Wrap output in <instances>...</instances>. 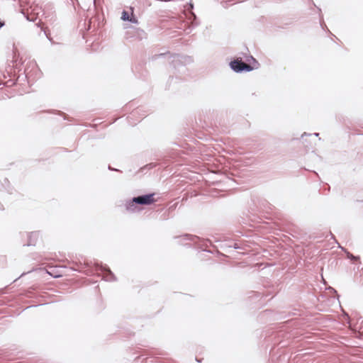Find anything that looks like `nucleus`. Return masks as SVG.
I'll return each mask as SVG.
<instances>
[{
	"label": "nucleus",
	"instance_id": "423d86ee",
	"mask_svg": "<svg viewBox=\"0 0 363 363\" xmlns=\"http://www.w3.org/2000/svg\"><path fill=\"white\" fill-rule=\"evenodd\" d=\"M42 30L44 31L45 35L50 39L51 33L48 27L43 28Z\"/></svg>",
	"mask_w": 363,
	"mask_h": 363
},
{
	"label": "nucleus",
	"instance_id": "20e7f679",
	"mask_svg": "<svg viewBox=\"0 0 363 363\" xmlns=\"http://www.w3.org/2000/svg\"><path fill=\"white\" fill-rule=\"evenodd\" d=\"M39 237V234L37 233H31L29 235L30 242L29 245H35V242L33 240H36Z\"/></svg>",
	"mask_w": 363,
	"mask_h": 363
},
{
	"label": "nucleus",
	"instance_id": "39448f33",
	"mask_svg": "<svg viewBox=\"0 0 363 363\" xmlns=\"http://www.w3.org/2000/svg\"><path fill=\"white\" fill-rule=\"evenodd\" d=\"M35 9H33L32 6L30 7L29 9L27 10V13H28V18L30 21H34L35 17L33 16H32V13L33 11H34Z\"/></svg>",
	"mask_w": 363,
	"mask_h": 363
},
{
	"label": "nucleus",
	"instance_id": "f03ea898",
	"mask_svg": "<svg viewBox=\"0 0 363 363\" xmlns=\"http://www.w3.org/2000/svg\"><path fill=\"white\" fill-rule=\"evenodd\" d=\"M230 67L236 72H240L242 71H251L252 69V67L243 62L241 60H235L230 62Z\"/></svg>",
	"mask_w": 363,
	"mask_h": 363
},
{
	"label": "nucleus",
	"instance_id": "f257e3e1",
	"mask_svg": "<svg viewBox=\"0 0 363 363\" xmlns=\"http://www.w3.org/2000/svg\"><path fill=\"white\" fill-rule=\"evenodd\" d=\"M155 194L140 196L133 199V202L140 205H151L157 201Z\"/></svg>",
	"mask_w": 363,
	"mask_h": 363
},
{
	"label": "nucleus",
	"instance_id": "7ed1b4c3",
	"mask_svg": "<svg viewBox=\"0 0 363 363\" xmlns=\"http://www.w3.org/2000/svg\"><path fill=\"white\" fill-rule=\"evenodd\" d=\"M133 11L131 12V13L130 14L128 12L124 11L123 13H122V16H121V18L123 20V21H129L130 22H133V23H136L137 21L135 20V19H133L130 16H133Z\"/></svg>",
	"mask_w": 363,
	"mask_h": 363
}]
</instances>
